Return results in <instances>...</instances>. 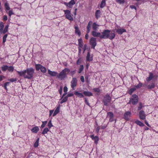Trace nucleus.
Masks as SVG:
<instances>
[{
  "label": "nucleus",
  "instance_id": "nucleus-1",
  "mask_svg": "<svg viewBox=\"0 0 158 158\" xmlns=\"http://www.w3.org/2000/svg\"><path fill=\"white\" fill-rule=\"evenodd\" d=\"M17 72L20 76L23 77L25 78L31 79L33 77L34 69L32 68H30L23 71H17Z\"/></svg>",
  "mask_w": 158,
  "mask_h": 158
},
{
  "label": "nucleus",
  "instance_id": "nucleus-2",
  "mask_svg": "<svg viewBox=\"0 0 158 158\" xmlns=\"http://www.w3.org/2000/svg\"><path fill=\"white\" fill-rule=\"evenodd\" d=\"M113 31L111 32L110 31L108 30H105L102 32V34L101 35V39H109L112 40L114 39L115 36V34Z\"/></svg>",
  "mask_w": 158,
  "mask_h": 158
},
{
  "label": "nucleus",
  "instance_id": "nucleus-3",
  "mask_svg": "<svg viewBox=\"0 0 158 158\" xmlns=\"http://www.w3.org/2000/svg\"><path fill=\"white\" fill-rule=\"evenodd\" d=\"M70 72V69H69L66 68L64 70H62V71L59 73L57 77L61 80L64 79L66 77V73H69Z\"/></svg>",
  "mask_w": 158,
  "mask_h": 158
},
{
  "label": "nucleus",
  "instance_id": "nucleus-4",
  "mask_svg": "<svg viewBox=\"0 0 158 158\" xmlns=\"http://www.w3.org/2000/svg\"><path fill=\"white\" fill-rule=\"evenodd\" d=\"M111 101V97L108 94H107L104 97L103 99V102L104 105L106 106H108Z\"/></svg>",
  "mask_w": 158,
  "mask_h": 158
},
{
  "label": "nucleus",
  "instance_id": "nucleus-5",
  "mask_svg": "<svg viewBox=\"0 0 158 158\" xmlns=\"http://www.w3.org/2000/svg\"><path fill=\"white\" fill-rule=\"evenodd\" d=\"M131 103L133 105L136 104L138 102V98L137 95L134 94L132 96Z\"/></svg>",
  "mask_w": 158,
  "mask_h": 158
},
{
  "label": "nucleus",
  "instance_id": "nucleus-6",
  "mask_svg": "<svg viewBox=\"0 0 158 158\" xmlns=\"http://www.w3.org/2000/svg\"><path fill=\"white\" fill-rule=\"evenodd\" d=\"M96 39L95 38L92 37L90 40V44L91 45V48H94L96 45Z\"/></svg>",
  "mask_w": 158,
  "mask_h": 158
},
{
  "label": "nucleus",
  "instance_id": "nucleus-7",
  "mask_svg": "<svg viewBox=\"0 0 158 158\" xmlns=\"http://www.w3.org/2000/svg\"><path fill=\"white\" fill-rule=\"evenodd\" d=\"M77 83V79L76 78H73L71 82V87L73 89H74V88L76 86Z\"/></svg>",
  "mask_w": 158,
  "mask_h": 158
},
{
  "label": "nucleus",
  "instance_id": "nucleus-8",
  "mask_svg": "<svg viewBox=\"0 0 158 158\" xmlns=\"http://www.w3.org/2000/svg\"><path fill=\"white\" fill-rule=\"evenodd\" d=\"M139 115L140 119L144 120L146 118V115L145 114L144 111L141 110L139 112Z\"/></svg>",
  "mask_w": 158,
  "mask_h": 158
},
{
  "label": "nucleus",
  "instance_id": "nucleus-9",
  "mask_svg": "<svg viewBox=\"0 0 158 158\" xmlns=\"http://www.w3.org/2000/svg\"><path fill=\"white\" fill-rule=\"evenodd\" d=\"M131 113L130 111H127L124 114V118L126 120H129L130 118L131 117Z\"/></svg>",
  "mask_w": 158,
  "mask_h": 158
},
{
  "label": "nucleus",
  "instance_id": "nucleus-10",
  "mask_svg": "<svg viewBox=\"0 0 158 158\" xmlns=\"http://www.w3.org/2000/svg\"><path fill=\"white\" fill-rule=\"evenodd\" d=\"M92 35L93 36L95 37H99L101 38V33L100 32H97L95 31L92 32Z\"/></svg>",
  "mask_w": 158,
  "mask_h": 158
},
{
  "label": "nucleus",
  "instance_id": "nucleus-11",
  "mask_svg": "<svg viewBox=\"0 0 158 158\" xmlns=\"http://www.w3.org/2000/svg\"><path fill=\"white\" fill-rule=\"evenodd\" d=\"M93 56L90 55L89 52L87 53L86 57V60L87 61H91L93 60Z\"/></svg>",
  "mask_w": 158,
  "mask_h": 158
},
{
  "label": "nucleus",
  "instance_id": "nucleus-12",
  "mask_svg": "<svg viewBox=\"0 0 158 158\" xmlns=\"http://www.w3.org/2000/svg\"><path fill=\"white\" fill-rule=\"evenodd\" d=\"M90 136L92 139L94 141L95 143L96 144H97L99 140L98 136H94V135H90Z\"/></svg>",
  "mask_w": 158,
  "mask_h": 158
},
{
  "label": "nucleus",
  "instance_id": "nucleus-13",
  "mask_svg": "<svg viewBox=\"0 0 158 158\" xmlns=\"http://www.w3.org/2000/svg\"><path fill=\"white\" fill-rule=\"evenodd\" d=\"M48 73L49 75L52 77L56 76L58 74L57 72L55 71H52L49 69L48 70Z\"/></svg>",
  "mask_w": 158,
  "mask_h": 158
},
{
  "label": "nucleus",
  "instance_id": "nucleus-14",
  "mask_svg": "<svg viewBox=\"0 0 158 158\" xmlns=\"http://www.w3.org/2000/svg\"><path fill=\"white\" fill-rule=\"evenodd\" d=\"M116 31L118 34H122L123 32H126V30L124 29H115Z\"/></svg>",
  "mask_w": 158,
  "mask_h": 158
},
{
  "label": "nucleus",
  "instance_id": "nucleus-15",
  "mask_svg": "<svg viewBox=\"0 0 158 158\" xmlns=\"http://www.w3.org/2000/svg\"><path fill=\"white\" fill-rule=\"evenodd\" d=\"M92 23V21H90L88 23V25L87 26V33H89L90 30L91 26Z\"/></svg>",
  "mask_w": 158,
  "mask_h": 158
},
{
  "label": "nucleus",
  "instance_id": "nucleus-16",
  "mask_svg": "<svg viewBox=\"0 0 158 158\" xmlns=\"http://www.w3.org/2000/svg\"><path fill=\"white\" fill-rule=\"evenodd\" d=\"M39 129L38 127L35 126L33 127L31 130V131L33 133H36L39 131Z\"/></svg>",
  "mask_w": 158,
  "mask_h": 158
},
{
  "label": "nucleus",
  "instance_id": "nucleus-17",
  "mask_svg": "<svg viewBox=\"0 0 158 158\" xmlns=\"http://www.w3.org/2000/svg\"><path fill=\"white\" fill-rule=\"evenodd\" d=\"M101 15V11L99 10H97L95 14V17L97 19L100 17Z\"/></svg>",
  "mask_w": 158,
  "mask_h": 158
},
{
  "label": "nucleus",
  "instance_id": "nucleus-18",
  "mask_svg": "<svg viewBox=\"0 0 158 158\" xmlns=\"http://www.w3.org/2000/svg\"><path fill=\"white\" fill-rule=\"evenodd\" d=\"M153 74L152 73H149V77L147 78L146 80L147 81H151L153 78Z\"/></svg>",
  "mask_w": 158,
  "mask_h": 158
},
{
  "label": "nucleus",
  "instance_id": "nucleus-19",
  "mask_svg": "<svg viewBox=\"0 0 158 158\" xmlns=\"http://www.w3.org/2000/svg\"><path fill=\"white\" fill-rule=\"evenodd\" d=\"M83 94L86 96H90L93 95V94L91 92L88 91H85L83 92Z\"/></svg>",
  "mask_w": 158,
  "mask_h": 158
},
{
  "label": "nucleus",
  "instance_id": "nucleus-20",
  "mask_svg": "<svg viewBox=\"0 0 158 158\" xmlns=\"http://www.w3.org/2000/svg\"><path fill=\"white\" fill-rule=\"evenodd\" d=\"M74 94L77 97L80 98H82L84 97L82 93H79L77 91L75 92Z\"/></svg>",
  "mask_w": 158,
  "mask_h": 158
},
{
  "label": "nucleus",
  "instance_id": "nucleus-21",
  "mask_svg": "<svg viewBox=\"0 0 158 158\" xmlns=\"http://www.w3.org/2000/svg\"><path fill=\"white\" fill-rule=\"evenodd\" d=\"M155 87V84L154 83H152L150 84H149L147 85V88L149 89H151L154 88Z\"/></svg>",
  "mask_w": 158,
  "mask_h": 158
},
{
  "label": "nucleus",
  "instance_id": "nucleus-22",
  "mask_svg": "<svg viewBox=\"0 0 158 158\" xmlns=\"http://www.w3.org/2000/svg\"><path fill=\"white\" fill-rule=\"evenodd\" d=\"M60 111V106H58L56 108L54 113H53V116H54L59 113Z\"/></svg>",
  "mask_w": 158,
  "mask_h": 158
},
{
  "label": "nucleus",
  "instance_id": "nucleus-23",
  "mask_svg": "<svg viewBox=\"0 0 158 158\" xmlns=\"http://www.w3.org/2000/svg\"><path fill=\"white\" fill-rule=\"evenodd\" d=\"M99 25L97 24L96 23H93L92 25V27L94 30L96 31L98 28Z\"/></svg>",
  "mask_w": 158,
  "mask_h": 158
},
{
  "label": "nucleus",
  "instance_id": "nucleus-24",
  "mask_svg": "<svg viewBox=\"0 0 158 158\" xmlns=\"http://www.w3.org/2000/svg\"><path fill=\"white\" fill-rule=\"evenodd\" d=\"M68 7L69 8H72L73 5L75 4V2L74 0H71L70 2H69Z\"/></svg>",
  "mask_w": 158,
  "mask_h": 158
},
{
  "label": "nucleus",
  "instance_id": "nucleus-25",
  "mask_svg": "<svg viewBox=\"0 0 158 158\" xmlns=\"http://www.w3.org/2000/svg\"><path fill=\"white\" fill-rule=\"evenodd\" d=\"M75 33L78 34L79 36H80L81 34V32L79 29L78 27V26H76L75 27Z\"/></svg>",
  "mask_w": 158,
  "mask_h": 158
},
{
  "label": "nucleus",
  "instance_id": "nucleus-26",
  "mask_svg": "<svg viewBox=\"0 0 158 158\" xmlns=\"http://www.w3.org/2000/svg\"><path fill=\"white\" fill-rule=\"evenodd\" d=\"M78 41L79 48H82L83 46V43L82 39L81 38L78 39Z\"/></svg>",
  "mask_w": 158,
  "mask_h": 158
},
{
  "label": "nucleus",
  "instance_id": "nucleus-27",
  "mask_svg": "<svg viewBox=\"0 0 158 158\" xmlns=\"http://www.w3.org/2000/svg\"><path fill=\"white\" fill-rule=\"evenodd\" d=\"M66 18L68 19L69 20H70L71 21H72L73 20V18L71 16L70 14H67L65 15Z\"/></svg>",
  "mask_w": 158,
  "mask_h": 158
},
{
  "label": "nucleus",
  "instance_id": "nucleus-28",
  "mask_svg": "<svg viewBox=\"0 0 158 158\" xmlns=\"http://www.w3.org/2000/svg\"><path fill=\"white\" fill-rule=\"evenodd\" d=\"M106 5V0H102L100 5L101 8H103Z\"/></svg>",
  "mask_w": 158,
  "mask_h": 158
},
{
  "label": "nucleus",
  "instance_id": "nucleus-29",
  "mask_svg": "<svg viewBox=\"0 0 158 158\" xmlns=\"http://www.w3.org/2000/svg\"><path fill=\"white\" fill-rule=\"evenodd\" d=\"M135 123L141 127H143L144 126V124L143 123L138 120L136 121Z\"/></svg>",
  "mask_w": 158,
  "mask_h": 158
},
{
  "label": "nucleus",
  "instance_id": "nucleus-30",
  "mask_svg": "<svg viewBox=\"0 0 158 158\" xmlns=\"http://www.w3.org/2000/svg\"><path fill=\"white\" fill-rule=\"evenodd\" d=\"M107 117L110 118H112L114 117V114L112 112H109L107 113Z\"/></svg>",
  "mask_w": 158,
  "mask_h": 158
},
{
  "label": "nucleus",
  "instance_id": "nucleus-31",
  "mask_svg": "<svg viewBox=\"0 0 158 158\" xmlns=\"http://www.w3.org/2000/svg\"><path fill=\"white\" fill-rule=\"evenodd\" d=\"M42 66H43L40 64H36L35 68L36 70L37 71H39L40 69V70Z\"/></svg>",
  "mask_w": 158,
  "mask_h": 158
},
{
  "label": "nucleus",
  "instance_id": "nucleus-32",
  "mask_svg": "<svg viewBox=\"0 0 158 158\" xmlns=\"http://www.w3.org/2000/svg\"><path fill=\"white\" fill-rule=\"evenodd\" d=\"M2 70L3 71H5L8 69V66L7 65H3L1 67Z\"/></svg>",
  "mask_w": 158,
  "mask_h": 158
},
{
  "label": "nucleus",
  "instance_id": "nucleus-33",
  "mask_svg": "<svg viewBox=\"0 0 158 158\" xmlns=\"http://www.w3.org/2000/svg\"><path fill=\"white\" fill-rule=\"evenodd\" d=\"M135 90H136V88H131L129 90L128 93L129 94H131Z\"/></svg>",
  "mask_w": 158,
  "mask_h": 158
},
{
  "label": "nucleus",
  "instance_id": "nucleus-34",
  "mask_svg": "<svg viewBox=\"0 0 158 158\" xmlns=\"http://www.w3.org/2000/svg\"><path fill=\"white\" fill-rule=\"evenodd\" d=\"M49 131L48 129V128H45L44 129L43 131L42 132V134L44 135L47 133L48 131Z\"/></svg>",
  "mask_w": 158,
  "mask_h": 158
},
{
  "label": "nucleus",
  "instance_id": "nucleus-35",
  "mask_svg": "<svg viewBox=\"0 0 158 158\" xmlns=\"http://www.w3.org/2000/svg\"><path fill=\"white\" fill-rule=\"evenodd\" d=\"M84 69V66L83 65H81L80 66V67L79 69V71L78 72V73H80Z\"/></svg>",
  "mask_w": 158,
  "mask_h": 158
},
{
  "label": "nucleus",
  "instance_id": "nucleus-36",
  "mask_svg": "<svg viewBox=\"0 0 158 158\" xmlns=\"http://www.w3.org/2000/svg\"><path fill=\"white\" fill-rule=\"evenodd\" d=\"M9 27V25H7L5 27L3 31V33L5 34L8 31V29Z\"/></svg>",
  "mask_w": 158,
  "mask_h": 158
},
{
  "label": "nucleus",
  "instance_id": "nucleus-37",
  "mask_svg": "<svg viewBox=\"0 0 158 158\" xmlns=\"http://www.w3.org/2000/svg\"><path fill=\"white\" fill-rule=\"evenodd\" d=\"M40 71L43 73H44L46 72L47 69L44 67L42 66L40 69Z\"/></svg>",
  "mask_w": 158,
  "mask_h": 158
},
{
  "label": "nucleus",
  "instance_id": "nucleus-38",
  "mask_svg": "<svg viewBox=\"0 0 158 158\" xmlns=\"http://www.w3.org/2000/svg\"><path fill=\"white\" fill-rule=\"evenodd\" d=\"M39 138H38L37 139V140L35 143L34 144V147H37L39 145Z\"/></svg>",
  "mask_w": 158,
  "mask_h": 158
},
{
  "label": "nucleus",
  "instance_id": "nucleus-39",
  "mask_svg": "<svg viewBox=\"0 0 158 158\" xmlns=\"http://www.w3.org/2000/svg\"><path fill=\"white\" fill-rule=\"evenodd\" d=\"M5 7L6 10H9L10 9V8L7 2L5 3Z\"/></svg>",
  "mask_w": 158,
  "mask_h": 158
},
{
  "label": "nucleus",
  "instance_id": "nucleus-40",
  "mask_svg": "<svg viewBox=\"0 0 158 158\" xmlns=\"http://www.w3.org/2000/svg\"><path fill=\"white\" fill-rule=\"evenodd\" d=\"M68 97H67V96L65 97L64 98L61 100L60 103L61 104L64 102H66L68 100Z\"/></svg>",
  "mask_w": 158,
  "mask_h": 158
},
{
  "label": "nucleus",
  "instance_id": "nucleus-41",
  "mask_svg": "<svg viewBox=\"0 0 158 158\" xmlns=\"http://www.w3.org/2000/svg\"><path fill=\"white\" fill-rule=\"evenodd\" d=\"M8 70L9 72H12L14 71V68L12 66H10V67H8Z\"/></svg>",
  "mask_w": 158,
  "mask_h": 158
},
{
  "label": "nucleus",
  "instance_id": "nucleus-42",
  "mask_svg": "<svg viewBox=\"0 0 158 158\" xmlns=\"http://www.w3.org/2000/svg\"><path fill=\"white\" fill-rule=\"evenodd\" d=\"M116 2L120 4H123L125 2V0H116Z\"/></svg>",
  "mask_w": 158,
  "mask_h": 158
},
{
  "label": "nucleus",
  "instance_id": "nucleus-43",
  "mask_svg": "<svg viewBox=\"0 0 158 158\" xmlns=\"http://www.w3.org/2000/svg\"><path fill=\"white\" fill-rule=\"evenodd\" d=\"M7 36V34H5L3 37V43H4L6 40V38Z\"/></svg>",
  "mask_w": 158,
  "mask_h": 158
},
{
  "label": "nucleus",
  "instance_id": "nucleus-44",
  "mask_svg": "<svg viewBox=\"0 0 158 158\" xmlns=\"http://www.w3.org/2000/svg\"><path fill=\"white\" fill-rule=\"evenodd\" d=\"M139 106L138 107V110H140L142 108L143 106L142 105V104L140 102L139 104Z\"/></svg>",
  "mask_w": 158,
  "mask_h": 158
},
{
  "label": "nucleus",
  "instance_id": "nucleus-45",
  "mask_svg": "<svg viewBox=\"0 0 158 158\" xmlns=\"http://www.w3.org/2000/svg\"><path fill=\"white\" fill-rule=\"evenodd\" d=\"M47 123V121H45L43 122H42V125L41 126V127L42 128H44V127L45 126V125Z\"/></svg>",
  "mask_w": 158,
  "mask_h": 158
},
{
  "label": "nucleus",
  "instance_id": "nucleus-46",
  "mask_svg": "<svg viewBox=\"0 0 158 158\" xmlns=\"http://www.w3.org/2000/svg\"><path fill=\"white\" fill-rule=\"evenodd\" d=\"M82 59L81 58H79L77 61V65L80 64L81 62Z\"/></svg>",
  "mask_w": 158,
  "mask_h": 158
},
{
  "label": "nucleus",
  "instance_id": "nucleus-47",
  "mask_svg": "<svg viewBox=\"0 0 158 158\" xmlns=\"http://www.w3.org/2000/svg\"><path fill=\"white\" fill-rule=\"evenodd\" d=\"M48 126L50 128L53 126L52 123V122L51 120L49 121L48 122Z\"/></svg>",
  "mask_w": 158,
  "mask_h": 158
},
{
  "label": "nucleus",
  "instance_id": "nucleus-48",
  "mask_svg": "<svg viewBox=\"0 0 158 158\" xmlns=\"http://www.w3.org/2000/svg\"><path fill=\"white\" fill-rule=\"evenodd\" d=\"M8 81H10L11 82H14L15 81H17V79L12 78H11L10 79H8Z\"/></svg>",
  "mask_w": 158,
  "mask_h": 158
},
{
  "label": "nucleus",
  "instance_id": "nucleus-49",
  "mask_svg": "<svg viewBox=\"0 0 158 158\" xmlns=\"http://www.w3.org/2000/svg\"><path fill=\"white\" fill-rule=\"evenodd\" d=\"M65 14L66 15L67 14H70V11L68 10H64Z\"/></svg>",
  "mask_w": 158,
  "mask_h": 158
},
{
  "label": "nucleus",
  "instance_id": "nucleus-50",
  "mask_svg": "<svg viewBox=\"0 0 158 158\" xmlns=\"http://www.w3.org/2000/svg\"><path fill=\"white\" fill-rule=\"evenodd\" d=\"M142 83L139 82V84L136 86V87L137 88H140L142 86Z\"/></svg>",
  "mask_w": 158,
  "mask_h": 158
},
{
  "label": "nucleus",
  "instance_id": "nucleus-51",
  "mask_svg": "<svg viewBox=\"0 0 158 158\" xmlns=\"http://www.w3.org/2000/svg\"><path fill=\"white\" fill-rule=\"evenodd\" d=\"M8 14L9 16L10 17L12 15L14 14V13L13 12L12 10H10L9 11Z\"/></svg>",
  "mask_w": 158,
  "mask_h": 158
},
{
  "label": "nucleus",
  "instance_id": "nucleus-52",
  "mask_svg": "<svg viewBox=\"0 0 158 158\" xmlns=\"http://www.w3.org/2000/svg\"><path fill=\"white\" fill-rule=\"evenodd\" d=\"M4 27V25L2 22L0 23V28L3 29Z\"/></svg>",
  "mask_w": 158,
  "mask_h": 158
},
{
  "label": "nucleus",
  "instance_id": "nucleus-53",
  "mask_svg": "<svg viewBox=\"0 0 158 158\" xmlns=\"http://www.w3.org/2000/svg\"><path fill=\"white\" fill-rule=\"evenodd\" d=\"M94 90L96 92H100V90L99 89V88H94Z\"/></svg>",
  "mask_w": 158,
  "mask_h": 158
},
{
  "label": "nucleus",
  "instance_id": "nucleus-54",
  "mask_svg": "<svg viewBox=\"0 0 158 158\" xmlns=\"http://www.w3.org/2000/svg\"><path fill=\"white\" fill-rule=\"evenodd\" d=\"M80 79H81V81L82 82H84V81H85L84 78V77L83 76H81V77Z\"/></svg>",
  "mask_w": 158,
  "mask_h": 158
},
{
  "label": "nucleus",
  "instance_id": "nucleus-55",
  "mask_svg": "<svg viewBox=\"0 0 158 158\" xmlns=\"http://www.w3.org/2000/svg\"><path fill=\"white\" fill-rule=\"evenodd\" d=\"M68 90V88L66 86L64 87V92H66Z\"/></svg>",
  "mask_w": 158,
  "mask_h": 158
},
{
  "label": "nucleus",
  "instance_id": "nucleus-56",
  "mask_svg": "<svg viewBox=\"0 0 158 158\" xmlns=\"http://www.w3.org/2000/svg\"><path fill=\"white\" fill-rule=\"evenodd\" d=\"M73 93H69L68 94L67 96L68 98L69 97L73 96Z\"/></svg>",
  "mask_w": 158,
  "mask_h": 158
},
{
  "label": "nucleus",
  "instance_id": "nucleus-57",
  "mask_svg": "<svg viewBox=\"0 0 158 158\" xmlns=\"http://www.w3.org/2000/svg\"><path fill=\"white\" fill-rule=\"evenodd\" d=\"M130 7L132 9H135L136 10V7L135 6H133V5H131L130 6Z\"/></svg>",
  "mask_w": 158,
  "mask_h": 158
},
{
  "label": "nucleus",
  "instance_id": "nucleus-58",
  "mask_svg": "<svg viewBox=\"0 0 158 158\" xmlns=\"http://www.w3.org/2000/svg\"><path fill=\"white\" fill-rule=\"evenodd\" d=\"M7 19V16L6 15H4L3 16V20L4 21H6Z\"/></svg>",
  "mask_w": 158,
  "mask_h": 158
},
{
  "label": "nucleus",
  "instance_id": "nucleus-59",
  "mask_svg": "<svg viewBox=\"0 0 158 158\" xmlns=\"http://www.w3.org/2000/svg\"><path fill=\"white\" fill-rule=\"evenodd\" d=\"M62 88L61 87L60 89L59 90V92L60 93V94H61L62 93Z\"/></svg>",
  "mask_w": 158,
  "mask_h": 158
},
{
  "label": "nucleus",
  "instance_id": "nucleus-60",
  "mask_svg": "<svg viewBox=\"0 0 158 158\" xmlns=\"http://www.w3.org/2000/svg\"><path fill=\"white\" fill-rule=\"evenodd\" d=\"M76 73V70L73 71H72L71 72V73L72 75H74Z\"/></svg>",
  "mask_w": 158,
  "mask_h": 158
},
{
  "label": "nucleus",
  "instance_id": "nucleus-61",
  "mask_svg": "<svg viewBox=\"0 0 158 158\" xmlns=\"http://www.w3.org/2000/svg\"><path fill=\"white\" fill-rule=\"evenodd\" d=\"M100 129V127L99 126L96 129V131L97 133H98Z\"/></svg>",
  "mask_w": 158,
  "mask_h": 158
},
{
  "label": "nucleus",
  "instance_id": "nucleus-62",
  "mask_svg": "<svg viewBox=\"0 0 158 158\" xmlns=\"http://www.w3.org/2000/svg\"><path fill=\"white\" fill-rule=\"evenodd\" d=\"M85 103L88 106H89V103L87 100L86 98H85Z\"/></svg>",
  "mask_w": 158,
  "mask_h": 158
},
{
  "label": "nucleus",
  "instance_id": "nucleus-63",
  "mask_svg": "<svg viewBox=\"0 0 158 158\" xmlns=\"http://www.w3.org/2000/svg\"><path fill=\"white\" fill-rule=\"evenodd\" d=\"M53 111H54L53 110H50L49 111V112H50L49 116H50L52 115V113L53 112Z\"/></svg>",
  "mask_w": 158,
  "mask_h": 158
},
{
  "label": "nucleus",
  "instance_id": "nucleus-64",
  "mask_svg": "<svg viewBox=\"0 0 158 158\" xmlns=\"http://www.w3.org/2000/svg\"><path fill=\"white\" fill-rule=\"evenodd\" d=\"M88 33H87L85 35V38L86 39H88L89 38V35L88 34Z\"/></svg>",
  "mask_w": 158,
  "mask_h": 158
}]
</instances>
